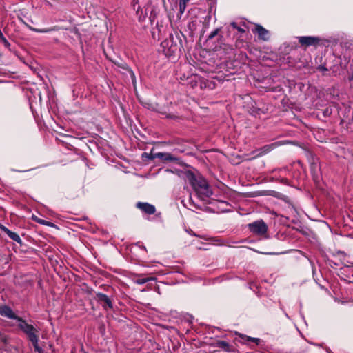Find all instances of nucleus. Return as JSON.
Wrapping results in <instances>:
<instances>
[{"instance_id": "1", "label": "nucleus", "mask_w": 353, "mask_h": 353, "mask_svg": "<svg viewBox=\"0 0 353 353\" xmlns=\"http://www.w3.org/2000/svg\"><path fill=\"white\" fill-rule=\"evenodd\" d=\"M185 176L201 199L205 200L212 195V190L203 176L191 171L185 172Z\"/></svg>"}, {"instance_id": "2", "label": "nucleus", "mask_w": 353, "mask_h": 353, "mask_svg": "<svg viewBox=\"0 0 353 353\" xmlns=\"http://www.w3.org/2000/svg\"><path fill=\"white\" fill-rule=\"evenodd\" d=\"M19 328L23 330L28 336L29 340L32 342L34 350L39 353H42V349L39 346L38 331L32 325L27 323L22 319H19Z\"/></svg>"}, {"instance_id": "3", "label": "nucleus", "mask_w": 353, "mask_h": 353, "mask_svg": "<svg viewBox=\"0 0 353 353\" xmlns=\"http://www.w3.org/2000/svg\"><path fill=\"white\" fill-rule=\"evenodd\" d=\"M19 328L23 330L28 336L29 340L32 342L34 350L39 353H42V349L39 346L38 331L32 325L27 323L22 319H19Z\"/></svg>"}, {"instance_id": "4", "label": "nucleus", "mask_w": 353, "mask_h": 353, "mask_svg": "<svg viewBox=\"0 0 353 353\" xmlns=\"http://www.w3.org/2000/svg\"><path fill=\"white\" fill-rule=\"evenodd\" d=\"M161 47L163 53L168 57L176 55L180 51V46L172 35H170L168 38L162 41Z\"/></svg>"}, {"instance_id": "5", "label": "nucleus", "mask_w": 353, "mask_h": 353, "mask_svg": "<svg viewBox=\"0 0 353 353\" xmlns=\"http://www.w3.org/2000/svg\"><path fill=\"white\" fill-rule=\"evenodd\" d=\"M248 228L253 234L257 235L265 234L268 230L267 225L261 220L250 223Z\"/></svg>"}, {"instance_id": "6", "label": "nucleus", "mask_w": 353, "mask_h": 353, "mask_svg": "<svg viewBox=\"0 0 353 353\" xmlns=\"http://www.w3.org/2000/svg\"><path fill=\"white\" fill-rule=\"evenodd\" d=\"M298 39L299 43L305 46H316L320 41V39L316 37H299Z\"/></svg>"}, {"instance_id": "7", "label": "nucleus", "mask_w": 353, "mask_h": 353, "mask_svg": "<svg viewBox=\"0 0 353 353\" xmlns=\"http://www.w3.org/2000/svg\"><path fill=\"white\" fill-rule=\"evenodd\" d=\"M137 207L148 214H153L156 212L155 207L148 203L139 202Z\"/></svg>"}, {"instance_id": "8", "label": "nucleus", "mask_w": 353, "mask_h": 353, "mask_svg": "<svg viewBox=\"0 0 353 353\" xmlns=\"http://www.w3.org/2000/svg\"><path fill=\"white\" fill-rule=\"evenodd\" d=\"M143 155L147 156L148 158L151 159H154L155 158H159L163 161H172L174 159V158L170 153L159 152L154 154H148L145 153Z\"/></svg>"}, {"instance_id": "9", "label": "nucleus", "mask_w": 353, "mask_h": 353, "mask_svg": "<svg viewBox=\"0 0 353 353\" xmlns=\"http://www.w3.org/2000/svg\"><path fill=\"white\" fill-rule=\"evenodd\" d=\"M0 314L9 319H17L19 321V317L15 315L13 311L8 306L3 305L0 307Z\"/></svg>"}, {"instance_id": "10", "label": "nucleus", "mask_w": 353, "mask_h": 353, "mask_svg": "<svg viewBox=\"0 0 353 353\" xmlns=\"http://www.w3.org/2000/svg\"><path fill=\"white\" fill-rule=\"evenodd\" d=\"M96 296L98 301L104 303L103 305L104 307L107 306L108 308H112V301L108 296L102 293H97Z\"/></svg>"}, {"instance_id": "11", "label": "nucleus", "mask_w": 353, "mask_h": 353, "mask_svg": "<svg viewBox=\"0 0 353 353\" xmlns=\"http://www.w3.org/2000/svg\"><path fill=\"white\" fill-rule=\"evenodd\" d=\"M255 32L258 34L260 39L266 41L269 38V32L260 25H256L255 27Z\"/></svg>"}, {"instance_id": "12", "label": "nucleus", "mask_w": 353, "mask_h": 353, "mask_svg": "<svg viewBox=\"0 0 353 353\" xmlns=\"http://www.w3.org/2000/svg\"><path fill=\"white\" fill-rule=\"evenodd\" d=\"M0 229L2 231H3L5 233H6L8 234V236L11 239H12L13 241H16L17 243H21V238H20V236L16 232L10 231L6 227H5L4 225H3L1 224H0Z\"/></svg>"}, {"instance_id": "13", "label": "nucleus", "mask_w": 353, "mask_h": 353, "mask_svg": "<svg viewBox=\"0 0 353 353\" xmlns=\"http://www.w3.org/2000/svg\"><path fill=\"white\" fill-rule=\"evenodd\" d=\"M273 148V145H267L261 148L259 151H260L258 154L255 155V157L252 158H247L248 160H252L256 157H260L264 154L269 152Z\"/></svg>"}, {"instance_id": "14", "label": "nucleus", "mask_w": 353, "mask_h": 353, "mask_svg": "<svg viewBox=\"0 0 353 353\" xmlns=\"http://www.w3.org/2000/svg\"><path fill=\"white\" fill-rule=\"evenodd\" d=\"M216 347L222 348L225 351H230L229 344L224 341H218L216 342Z\"/></svg>"}, {"instance_id": "15", "label": "nucleus", "mask_w": 353, "mask_h": 353, "mask_svg": "<svg viewBox=\"0 0 353 353\" xmlns=\"http://www.w3.org/2000/svg\"><path fill=\"white\" fill-rule=\"evenodd\" d=\"M154 280H155L154 277L148 276V277H145V278H139L135 281V282L138 284H143L148 281H154Z\"/></svg>"}, {"instance_id": "16", "label": "nucleus", "mask_w": 353, "mask_h": 353, "mask_svg": "<svg viewBox=\"0 0 353 353\" xmlns=\"http://www.w3.org/2000/svg\"><path fill=\"white\" fill-rule=\"evenodd\" d=\"M190 1V0H180L179 1V11L181 14H183L185 9L187 3Z\"/></svg>"}, {"instance_id": "17", "label": "nucleus", "mask_w": 353, "mask_h": 353, "mask_svg": "<svg viewBox=\"0 0 353 353\" xmlns=\"http://www.w3.org/2000/svg\"><path fill=\"white\" fill-rule=\"evenodd\" d=\"M33 219L34 221H36L37 223H41L42 225H48V226H50V227H54V223H52L51 222H49V221H45V220H43V219H41L35 217V216H33Z\"/></svg>"}, {"instance_id": "18", "label": "nucleus", "mask_w": 353, "mask_h": 353, "mask_svg": "<svg viewBox=\"0 0 353 353\" xmlns=\"http://www.w3.org/2000/svg\"><path fill=\"white\" fill-rule=\"evenodd\" d=\"M30 29L34 32H39V33H46V32H51L52 30V29H50V28H48V29H37V28H33V27H29Z\"/></svg>"}, {"instance_id": "19", "label": "nucleus", "mask_w": 353, "mask_h": 353, "mask_svg": "<svg viewBox=\"0 0 353 353\" xmlns=\"http://www.w3.org/2000/svg\"><path fill=\"white\" fill-rule=\"evenodd\" d=\"M218 32H219V30H218V29H216V30H215L214 31L210 33V34L209 35L208 38H209V39H212V38H214V37L218 34Z\"/></svg>"}, {"instance_id": "20", "label": "nucleus", "mask_w": 353, "mask_h": 353, "mask_svg": "<svg viewBox=\"0 0 353 353\" xmlns=\"http://www.w3.org/2000/svg\"><path fill=\"white\" fill-rule=\"evenodd\" d=\"M163 114H165V117L167 118H172V116L170 114H167L166 112H162Z\"/></svg>"}, {"instance_id": "21", "label": "nucleus", "mask_w": 353, "mask_h": 353, "mask_svg": "<svg viewBox=\"0 0 353 353\" xmlns=\"http://www.w3.org/2000/svg\"><path fill=\"white\" fill-rule=\"evenodd\" d=\"M231 26H232L234 28H235V29H237V28L239 27V26H237L236 23H234V22L232 23H231Z\"/></svg>"}, {"instance_id": "22", "label": "nucleus", "mask_w": 353, "mask_h": 353, "mask_svg": "<svg viewBox=\"0 0 353 353\" xmlns=\"http://www.w3.org/2000/svg\"><path fill=\"white\" fill-rule=\"evenodd\" d=\"M239 32H244V30L240 27H238L236 29Z\"/></svg>"}, {"instance_id": "23", "label": "nucleus", "mask_w": 353, "mask_h": 353, "mask_svg": "<svg viewBox=\"0 0 353 353\" xmlns=\"http://www.w3.org/2000/svg\"><path fill=\"white\" fill-rule=\"evenodd\" d=\"M248 340H249V341H254V342H256V341H259V339H254V338H252H252H249V339H248Z\"/></svg>"}, {"instance_id": "24", "label": "nucleus", "mask_w": 353, "mask_h": 353, "mask_svg": "<svg viewBox=\"0 0 353 353\" xmlns=\"http://www.w3.org/2000/svg\"><path fill=\"white\" fill-rule=\"evenodd\" d=\"M323 114L324 117H327L330 114H329V112L327 111H325V112H323Z\"/></svg>"}]
</instances>
